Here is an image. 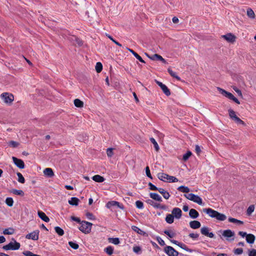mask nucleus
<instances>
[{
  "label": "nucleus",
  "mask_w": 256,
  "mask_h": 256,
  "mask_svg": "<svg viewBox=\"0 0 256 256\" xmlns=\"http://www.w3.org/2000/svg\"><path fill=\"white\" fill-rule=\"evenodd\" d=\"M203 212L208 214L210 217L215 218L220 221H224L226 218V216L225 214H221L211 208H204Z\"/></svg>",
  "instance_id": "f257e3e1"
},
{
  "label": "nucleus",
  "mask_w": 256,
  "mask_h": 256,
  "mask_svg": "<svg viewBox=\"0 0 256 256\" xmlns=\"http://www.w3.org/2000/svg\"><path fill=\"white\" fill-rule=\"evenodd\" d=\"M158 178L163 182H176L178 181V179L173 176H169L168 174L163 173L160 172L158 174Z\"/></svg>",
  "instance_id": "f03ea898"
},
{
  "label": "nucleus",
  "mask_w": 256,
  "mask_h": 256,
  "mask_svg": "<svg viewBox=\"0 0 256 256\" xmlns=\"http://www.w3.org/2000/svg\"><path fill=\"white\" fill-rule=\"evenodd\" d=\"M12 240L14 241V242H10L8 244L4 246L2 249L5 250H18L20 247V243L17 242L14 238H12Z\"/></svg>",
  "instance_id": "7ed1b4c3"
},
{
  "label": "nucleus",
  "mask_w": 256,
  "mask_h": 256,
  "mask_svg": "<svg viewBox=\"0 0 256 256\" xmlns=\"http://www.w3.org/2000/svg\"><path fill=\"white\" fill-rule=\"evenodd\" d=\"M92 224L85 220H82L81 226L78 228L82 232L88 234L91 232Z\"/></svg>",
  "instance_id": "20e7f679"
},
{
  "label": "nucleus",
  "mask_w": 256,
  "mask_h": 256,
  "mask_svg": "<svg viewBox=\"0 0 256 256\" xmlns=\"http://www.w3.org/2000/svg\"><path fill=\"white\" fill-rule=\"evenodd\" d=\"M217 89L219 91V92L225 97L229 98L230 100H233L237 104H240V102L238 100L237 98H236L232 93L228 92L226 90L219 87H218Z\"/></svg>",
  "instance_id": "39448f33"
},
{
  "label": "nucleus",
  "mask_w": 256,
  "mask_h": 256,
  "mask_svg": "<svg viewBox=\"0 0 256 256\" xmlns=\"http://www.w3.org/2000/svg\"><path fill=\"white\" fill-rule=\"evenodd\" d=\"M184 196L188 200L197 203L199 205H203L202 200L200 196L192 193L184 194Z\"/></svg>",
  "instance_id": "423d86ee"
},
{
  "label": "nucleus",
  "mask_w": 256,
  "mask_h": 256,
  "mask_svg": "<svg viewBox=\"0 0 256 256\" xmlns=\"http://www.w3.org/2000/svg\"><path fill=\"white\" fill-rule=\"evenodd\" d=\"M220 232L222 233V236L226 238V240L230 242L233 241L234 239V232L230 230H220Z\"/></svg>",
  "instance_id": "0eeeda50"
},
{
  "label": "nucleus",
  "mask_w": 256,
  "mask_h": 256,
  "mask_svg": "<svg viewBox=\"0 0 256 256\" xmlns=\"http://www.w3.org/2000/svg\"><path fill=\"white\" fill-rule=\"evenodd\" d=\"M164 252L168 256H178L180 253L175 250L172 246H167L164 248Z\"/></svg>",
  "instance_id": "6e6552de"
},
{
  "label": "nucleus",
  "mask_w": 256,
  "mask_h": 256,
  "mask_svg": "<svg viewBox=\"0 0 256 256\" xmlns=\"http://www.w3.org/2000/svg\"><path fill=\"white\" fill-rule=\"evenodd\" d=\"M2 98L4 99V102L11 104L14 100V96L12 94L8 92H4L1 94Z\"/></svg>",
  "instance_id": "1a4fd4ad"
},
{
  "label": "nucleus",
  "mask_w": 256,
  "mask_h": 256,
  "mask_svg": "<svg viewBox=\"0 0 256 256\" xmlns=\"http://www.w3.org/2000/svg\"><path fill=\"white\" fill-rule=\"evenodd\" d=\"M116 206L124 210V208L122 204L115 200H112L108 202L106 204V206L108 208H111L112 206Z\"/></svg>",
  "instance_id": "9d476101"
},
{
  "label": "nucleus",
  "mask_w": 256,
  "mask_h": 256,
  "mask_svg": "<svg viewBox=\"0 0 256 256\" xmlns=\"http://www.w3.org/2000/svg\"><path fill=\"white\" fill-rule=\"evenodd\" d=\"M170 241L172 243L176 244V246H178L179 247H180V248L185 250L186 252H192L194 251L193 250L189 248L185 244L182 242H180L178 241L174 240H170Z\"/></svg>",
  "instance_id": "9b49d317"
},
{
  "label": "nucleus",
  "mask_w": 256,
  "mask_h": 256,
  "mask_svg": "<svg viewBox=\"0 0 256 256\" xmlns=\"http://www.w3.org/2000/svg\"><path fill=\"white\" fill-rule=\"evenodd\" d=\"M12 159L14 164L19 168L23 169L25 167V164L22 160L19 159L15 156H12Z\"/></svg>",
  "instance_id": "f8f14e48"
},
{
  "label": "nucleus",
  "mask_w": 256,
  "mask_h": 256,
  "mask_svg": "<svg viewBox=\"0 0 256 256\" xmlns=\"http://www.w3.org/2000/svg\"><path fill=\"white\" fill-rule=\"evenodd\" d=\"M39 230H34L26 235V238L27 239H32L34 240H38V239Z\"/></svg>",
  "instance_id": "ddd939ff"
},
{
  "label": "nucleus",
  "mask_w": 256,
  "mask_h": 256,
  "mask_svg": "<svg viewBox=\"0 0 256 256\" xmlns=\"http://www.w3.org/2000/svg\"><path fill=\"white\" fill-rule=\"evenodd\" d=\"M227 42L233 43L236 41V36L232 33H228L222 36Z\"/></svg>",
  "instance_id": "4468645a"
},
{
  "label": "nucleus",
  "mask_w": 256,
  "mask_h": 256,
  "mask_svg": "<svg viewBox=\"0 0 256 256\" xmlns=\"http://www.w3.org/2000/svg\"><path fill=\"white\" fill-rule=\"evenodd\" d=\"M172 214L176 219H180L182 216V211L178 208H174L172 211Z\"/></svg>",
  "instance_id": "2eb2a0df"
},
{
  "label": "nucleus",
  "mask_w": 256,
  "mask_h": 256,
  "mask_svg": "<svg viewBox=\"0 0 256 256\" xmlns=\"http://www.w3.org/2000/svg\"><path fill=\"white\" fill-rule=\"evenodd\" d=\"M149 58L152 60H160L164 64H166V60L161 56L157 54L151 56Z\"/></svg>",
  "instance_id": "dca6fc26"
},
{
  "label": "nucleus",
  "mask_w": 256,
  "mask_h": 256,
  "mask_svg": "<svg viewBox=\"0 0 256 256\" xmlns=\"http://www.w3.org/2000/svg\"><path fill=\"white\" fill-rule=\"evenodd\" d=\"M70 40L74 42V44H77L80 46L83 44V41L75 36H72L70 38Z\"/></svg>",
  "instance_id": "f3484780"
},
{
  "label": "nucleus",
  "mask_w": 256,
  "mask_h": 256,
  "mask_svg": "<svg viewBox=\"0 0 256 256\" xmlns=\"http://www.w3.org/2000/svg\"><path fill=\"white\" fill-rule=\"evenodd\" d=\"M38 217L45 222H48L50 221L49 218L46 214L40 210L38 211Z\"/></svg>",
  "instance_id": "a211bd4d"
},
{
  "label": "nucleus",
  "mask_w": 256,
  "mask_h": 256,
  "mask_svg": "<svg viewBox=\"0 0 256 256\" xmlns=\"http://www.w3.org/2000/svg\"><path fill=\"white\" fill-rule=\"evenodd\" d=\"M43 172L44 175L48 178H52L54 175L53 170L51 168H46Z\"/></svg>",
  "instance_id": "6ab92c4d"
},
{
  "label": "nucleus",
  "mask_w": 256,
  "mask_h": 256,
  "mask_svg": "<svg viewBox=\"0 0 256 256\" xmlns=\"http://www.w3.org/2000/svg\"><path fill=\"white\" fill-rule=\"evenodd\" d=\"M132 229L135 232L138 233V234H140L142 236H148V234L145 232L143 231L141 229H140L139 228H138L136 226H132Z\"/></svg>",
  "instance_id": "aec40b11"
},
{
  "label": "nucleus",
  "mask_w": 256,
  "mask_h": 256,
  "mask_svg": "<svg viewBox=\"0 0 256 256\" xmlns=\"http://www.w3.org/2000/svg\"><path fill=\"white\" fill-rule=\"evenodd\" d=\"M190 226L192 228L197 229L200 227L201 224L199 221L192 220L190 222Z\"/></svg>",
  "instance_id": "412c9836"
},
{
  "label": "nucleus",
  "mask_w": 256,
  "mask_h": 256,
  "mask_svg": "<svg viewBox=\"0 0 256 256\" xmlns=\"http://www.w3.org/2000/svg\"><path fill=\"white\" fill-rule=\"evenodd\" d=\"M189 216L193 219L198 218L199 216V213L195 209L192 208L189 212Z\"/></svg>",
  "instance_id": "4be33fe9"
},
{
  "label": "nucleus",
  "mask_w": 256,
  "mask_h": 256,
  "mask_svg": "<svg viewBox=\"0 0 256 256\" xmlns=\"http://www.w3.org/2000/svg\"><path fill=\"white\" fill-rule=\"evenodd\" d=\"M150 196L152 199L161 202L162 201V197L157 193L150 192Z\"/></svg>",
  "instance_id": "5701e85b"
},
{
  "label": "nucleus",
  "mask_w": 256,
  "mask_h": 256,
  "mask_svg": "<svg viewBox=\"0 0 256 256\" xmlns=\"http://www.w3.org/2000/svg\"><path fill=\"white\" fill-rule=\"evenodd\" d=\"M256 239L255 236L251 234H248L246 237V241L248 244H252L254 243Z\"/></svg>",
  "instance_id": "b1692460"
},
{
  "label": "nucleus",
  "mask_w": 256,
  "mask_h": 256,
  "mask_svg": "<svg viewBox=\"0 0 256 256\" xmlns=\"http://www.w3.org/2000/svg\"><path fill=\"white\" fill-rule=\"evenodd\" d=\"M158 192L161 194L162 196L166 200L168 199L170 197V193L168 192L162 188H160V190H158Z\"/></svg>",
  "instance_id": "393cba45"
},
{
  "label": "nucleus",
  "mask_w": 256,
  "mask_h": 256,
  "mask_svg": "<svg viewBox=\"0 0 256 256\" xmlns=\"http://www.w3.org/2000/svg\"><path fill=\"white\" fill-rule=\"evenodd\" d=\"M80 200L76 197H72L70 200H68V204L70 205L77 206Z\"/></svg>",
  "instance_id": "a878e982"
},
{
  "label": "nucleus",
  "mask_w": 256,
  "mask_h": 256,
  "mask_svg": "<svg viewBox=\"0 0 256 256\" xmlns=\"http://www.w3.org/2000/svg\"><path fill=\"white\" fill-rule=\"evenodd\" d=\"M92 179L96 182H102L104 181L105 178L98 174L95 175L92 177Z\"/></svg>",
  "instance_id": "bb28decb"
},
{
  "label": "nucleus",
  "mask_w": 256,
  "mask_h": 256,
  "mask_svg": "<svg viewBox=\"0 0 256 256\" xmlns=\"http://www.w3.org/2000/svg\"><path fill=\"white\" fill-rule=\"evenodd\" d=\"M165 220L167 223L171 224L174 222V216H173L172 214H168L166 216Z\"/></svg>",
  "instance_id": "cd10ccee"
},
{
  "label": "nucleus",
  "mask_w": 256,
  "mask_h": 256,
  "mask_svg": "<svg viewBox=\"0 0 256 256\" xmlns=\"http://www.w3.org/2000/svg\"><path fill=\"white\" fill-rule=\"evenodd\" d=\"M178 190L180 192H184V193H188L190 192V188L186 186H181L178 188Z\"/></svg>",
  "instance_id": "c85d7f7f"
},
{
  "label": "nucleus",
  "mask_w": 256,
  "mask_h": 256,
  "mask_svg": "<svg viewBox=\"0 0 256 256\" xmlns=\"http://www.w3.org/2000/svg\"><path fill=\"white\" fill-rule=\"evenodd\" d=\"M168 72L172 77L176 78L178 80H180L181 79L180 77L177 76L176 73L172 71V70L170 68H168Z\"/></svg>",
  "instance_id": "c756f323"
},
{
  "label": "nucleus",
  "mask_w": 256,
  "mask_h": 256,
  "mask_svg": "<svg viewBox=\"0 0 256 256\" xmlns=\"http://www.w3.org/2000/svg\"><path fill=\"white\" fill-rule=\"evenodd\" d=\"M74 104L77 108H82L84 106V102L81 100L76 98L74 100Z\"/></svg>",
  "instance_id": "7c9ffc66"
},
{
  "label": "nucleus",
  "mask_w": 256,
  "mask_h": 256,
  "mask_svg": "<svg viewBox=\"0 0 256 256\" xmlns=\"http://www.w3.org/2000/svg\"><path fill=\"white\" fill-rule=\"evenodd\" d=\"M10 192L14 194L20 196H23L24 195V193L22 190L12 189Z\"/></svg>",
  "instance_id": "2f4dec72"
},
{
  "label": "nucleus",
  "mask_w": 256,
  "mask_h": 256,
  "mask_svg": "<svg viewBox=\"0 0 256 256\" xmlns=\"http://www.w3.org/2000/svg\"><path fill=\"white\" fill-rule=\"evenodd\" d=\"M104 251L109 256H111L114 252V248L112 246H110L106 248Z\"/></svg>",
  "instance_id": "473e14b6"
},
{
  "label": "nucleus",
  "mask_w": 256,
  "mask_h": 256,
  "mask_svg": "<svg viewBox=\"0 0 256 256\" xmlns=\"http://www.w3.org/2000/svg\"><path fill=\"white\" fill-rule=\"evenodd\" d=\"M161 89L166 96H170V90L166 85L164 84V86L161 88Z\"/></svg>",
  "instance_id": "72a5a7b5"
},
{
  "label": "nucleus",
  "mask_w": 256,
  "mask_h": 256,
  "mask_svg": "<svg viewBox=\"0 0 256 256\" xmlns=\"http://www.w3.org/2000/svg\"><path fill=\"white\" fill-rule=\"evenodd\" d=\"M108 241L110 242H112L114 244H118L120 243V239L118 238H108Z\"/></svg>",
  "instance_id": "f704fd0d"
},
{
  "label": "nucleus",
  "mask_w": 256,
  "mask_h": 256,
  "mask_svg": "<svg viewBox=\"0 0 256 256\" xmlns=\"http://www.w3.org/2000/svg\"><path fill=\"white\" fill-rule=\"evenodd\" d=\"M150 141L154 144L155 150L156 152H158L160 150V148H159L158 144L157 143V142H156L155 139L154 138H150Z\"/></svg>",
  "instance_id": "c9c22d12"
},
{
  "label": "nucleus",
  "mask_w": 256,
  "mask_h": 256,
  "mask_svg": "<svg viewBox=\"0 0 256 256\" xmlns=\"http://www.w3.org/2000/svg\"><path fill=\"white\" fill-rule=\"evenodd\" d=\"M54 230L56 233L60 236H62L64 234V230L60 226H55Z\"/></svg>",
  "instance_id": "e433bc0d"
},
{
  "label": "nucleus",
  "mask_w": 256,
  "mask_h": 256,
  "mask_svg": "<svg viewBox=\"0 0 256 256\" xmlns=\"http://www.w3.org/2000/svg\"><path fill=\"white\" fill-rule=\"evenodd\" d=\"M246 13H247V16L250 18H252V19L255 18V14L254 13V12L253 11V10L252 8H248Z\"/></svg>",
  "instance_id": "4c0bfd02"
},
{
  "label": "nucleus",
  "mask_w": 256,
  "mask_h": 256,
  "mask_svg": "<svg viewBox=\"0 0 256 256\" xmlns=\"http://www.w3.org/2000/svg\"><path fill=\"white\" fill-rule=\"evenodd\" d=\"M14 232V230L12 228H6L3 231V234H12Z\"/></svg>",
  "instance_id": "58836bf2"
},
{
  "label": "nucleus",
  "mask_w": 256,
  "mask_h": 256,
  "mask_svg": "<svg viewBox=\"0 0 256 256\" xmlns=\"http://www.w3.org/2000/svg\"><path fill=\"white\" fill-rule=\"evenodd\" d=\"M16 175L18 177V182L21 184H24L25 182V179L22 174L19 172H18L16 173Z\"/></svg>",
  "instance_id": "ea45409f"
},
{
  "label": "nucleus",
  "mask_w": 256,
  "mask_h": 256,
  "mask_svg": "<svg viewBox=\"0 0 256 256\" xmlns=\"http://www.w3.org/2000/svg\"><path fill=\"white\" fill-rule=\"evenodd\" d=\"M200 232L202 234L207 236L209 232V228L206 226H203L200 229Z\"/></svg>",
  "instance_id": "a19ab883"
},
{
  "label": "nucleus",
  "mask_w": 256,
  "mask_h": 256,
  "mask_svg": "<svg viewBox=\"0 0 256 256\" xmlns=\"http://www.w3.org/2000/svg\"><path fill=\"white\" fill-rule=\"evenodd\" d=\"M192 155V152L190 151H187V152L183 155L182 160L184 162L188 160Z\"/></svg>",
  "instance_id": "79ce46f5"
},
{
  "label": "nucleus",
  "mask_w": 256,
  "mask_h": 256,
  "mask_svg": "<svg viewBox=\"0 0 256 256\" xmlns=\"http://www.w3.org/2000/svg\"><path fill=\"white\" fill-rule=\"evenodd\" d=\"M6 204L10 207H12L14 204V200L12 198L8 197L6 200Z\"/></svg>",
  "instance_id": "37998d69"
},
{
  "label": "nucleus",
  "mask_w": 256,
  "mask_h": 256,
  "mask_svg": "<svg viewBox=\"0 0 256 256\" xmlns=\"http://www.w3.org/2000/svg\"><path fill=\"white\" fill-rule=\"evenodd\" d=\"M164 232L170 238H172L176 236V234L171 230H166L164 231Z\"/></svg>",
  "instance_id": "c03bdc74"
},
{
  "label": "nucleus",
  "mask_w": 256,
  "mask_h": 256,
  "mask_svg": "<svg viewBox=\"0 0 256 256\" xmlns=\"http://www.w3.org/2000/svg\"><path fill=\"white\" fill-rule=\"evenodd\" d=\"M95 68L97 72L100 73L101 72L102 70V63L100 62H96Z\"/></svg>",
  "instance_id": "a18cd8bd"
},
{
  "label": "nucleus",
  "mask_w": 256,
  "mask_h": 256,
  "mask_svg": "<svg viewBox=\"0 0 256 256\" xmlns=\"http://www.w3.org/2000/svg\"><path fill=\"white\" fill-rule=\"evenodd\" d=\"M254 206L252 204L248 206L246 210V214L248 216H250L251 214L254 212Z\"/></svg>",
  "instance_id": "49530a36"
},
{
  "label": "nucleus",
  "mask_w": 256,
  "mask_h": 256,
  "mask_svg": "<svg viewBox=\"0 0 256 256\" xmlns=\"http://www.w3.org/2000/svg\"><path fill=\"white\" fill-rule=\"evenodd\" d=\"M68 245L74 250H78L79 248V245L77 243L72 241L68 242Z\"/></svg>",
  "instance_id": "de8ad7c7"
},
{
  "label": "nucleus",
  "mask_w": 256,
  "mask_h": 256,
  "mask_svg": "<svg viewBox=\"0 0 256 256\" xmlns=\"http://www.w3.org/2000/svg\"><path fill=\"white\" fill-rule=\"evenodd\" d=\"M228 112L230 118L232 120H234V118L237 116L235 112L233 110L230 108L228 110Z\"/></svg>",
  "instance_id": "09e8293b"
},
{
  "label": "nucleus",
  "mask_w": 256,
  "mask_h": 256,
  "mask_svg": "<svg viewBox=\"0 0 256 256\" xmlns=\"http://www.w3.org/2000/svg\"><path fill=\"white\" fill-rule=\"evenodd\" d=\"M148 186H149V189L151 190H160V188L156 187L155 185L153 184L152 182H150L148 184Z\"/></svg>",
  "instance_id": "8fccbe9b"
},
{
  "label": "nucleus",
  "mask_w": 256,
  "mask_h": 256,
  "mask_svg": "<svg viewBox=\"0 0 256 256\" xmlns=\"http://www.w3.org/2000/svg\"><path fill=\"white\" fill-rule=\"evenodd\" d=\"M20 144L18 142L11 140L8 143V146L14 148H16L19 146Z\"/></svg>",
  "instance_id": "3c124183"
},
{
  "label": "nucleus",
  "mask_w": 256,
  "mask_h": 256,
  "mask_svg": "<svg viewBox=\"0 0 256 256\" xmlns=\"http://www.w3.org/2000/svg\"><path fill=\"white\" fill-rule=\"evenodd\" d=\"M106 36L109 38L112 42H114L118 46H122V44H120L119 42L113 38L108 34H106Z\"/></svg>",
  "instance_id": "603ef678"
},
{
  "label": "nucleus",
  "mask_w": 256,
  "mask_h": 256,
  "mask_svg": "<svg viewBox=\"0 0 256 256\" xmlns=\"http://www.w3.org/2000/svg\"><path fill=\"white\" fill-rule=\"evenodd\" d=\"M237 124H242L244 126H245L246 125V124L245 122L242 120H240L238 117V116H236L234 119V120Z\"/></svg>",
  "instance_id": "864d4df0"
},
{
  "label": "nucleus",
  "mask_w": 256,
  "mask_h": 256,
  "mask_svg": "<svg viewBox=\"0 0 256 256\" xmlns=\"http://www.w3.org/2000/svg\"><path fill=\"white\" fill-rule=\"evenodd\" d=\"M136 207L138 209H142L144 208V204L140 200H137L136 202Z\"/></svg>",
  "instance_id": "5fc2aeb1"
},
{
  "label": "nucleus",
  "mask_w": 256,
  "mask_h": 256,
  "mask_svg": "<svg viewBox=\"0 0 256 256\" xmlns=\"http://www.w3.org/2000/svg\"><path fill=\"white\" fill-rule=\"evenodd\" d=\"M113 150L114 148H107L106 154L108 157L111 158L114 155Z\"/></svg>",
  "instance_id": "6e6d98bb"
},
{
  "label": "nucleus",
  "mask_w": 256,
  "mask_h": 256,
  "mask_svg": "<svg viewBox=\"0 0 256 256\" xmlns=\"http://www.w3.org/2000/svg\"><path fill=\"white\" fill-rule=\"evenodd\" d=\"M86 217L90 220H96V217L94 216V214L90 212H87L86 214Z\"/></svg>",
  "instance_id": "4d7b16f0"
},
{
  "label": "nucleus",
  "mask_w": 256,
  "mask_h": 256,
  "mask_svg": "<svg viewBox=\"0 0 256 256\" xmlns=\"http://www.w3.org/2000/svg\"><path fill=\"white\" fill-rule=\"evenodd\" d=\"M146 174L148 178H150V179H152V176L150 174V170L148 166L146 168Z\"/></svg>",
  "instance_id": "13d9d810"
},
{
  "label": "nucleus",
  "mask_w": 256,
  "mask_h": 256,
  "mask_svg": "<svg viewBox=\"0 0 256 256\" xmlns=\"http://www.w3.org/2000/svg\"><path fill=\"white\" fill-rule=\"evenodd\" d=\"M133 251L135 253L138 254L140 253L142 249L139 246H135L133 247Z\"/></svg>",
  "instance_id": "bf43d9fd"
},
{
  "label": "nucleus",
  "mask_w": 256,
  "mask_h": 256,
  "mask_svg": "<svg viewBox=\"0 0 256 256\" xmlns=\"http://www.w3.org/2000/svg\"><path fill=\"white\" fill-rule=\"evenodd\" d=\"M234 254L239 255L241 254L243 252V249L242 248H238L234 250Z\"/></svg>",
  "instance_id": "052dcab7"
},
{
  "label": "nucleus",
  "mask_w": 256,
  "mask_h": 256,
  "mask_svg": "<svg viewBox=\"0 0 256 256\" xmlns=\"http://www.w3.org/2000/svg\"><path fill=\"white\" fill-rule=\"evenodd\" d=\"M156 240L161 246H164L166 244L164 240L160 236L156 237Z\"/></svg>",
  "instance_id": "680f3d73"
},
{
  "label": "nucleus",
  "mask_w": 256,
  "mask_h": 256,
  "mask_svg": "<svg viewBox=\"0 0 256 256\" xmlns=\"http://www.w3.org/2000/svg\"><path fill=\"white\" fill-rule=\"evenodd\" d=\"M188 236L193 240L197 239L199 236L198 234L190 233L188 234Z\"/></svg>",
  "instance_id": "e2e57ef3"
},
{
  "label": "nucleus",
  "mask_w": 256,
  "mask_h": 256,
  "mask_svg": "<svg viewBox=\"0 0 256 256\" xmlns=\"http://www.w3.org/2000/svg\"><path fill=\"white\" fill-rule=\"evenodd\" d=\"M136 59L142 63H146L145 61L136 52L134 56Z\"/></svg>",
  "instance_id": "0e129e2a"
},
{
  "label": "nucleus",
  "mask_w": 256,
  "mask_h": 256,
  "mask_svg": "<svg viewBox=\"0 0 256 256\" xmlns=\"http://www.w3.org/2000/svg\"><path fill=\"white\" fill-rule=\"evenodd\" d=\"M248 256H256V250L253 248L249 250Z\"/></svg>",
  "instance_id": "69168bd1"
},
{
  "label": "nucleus",
  "mask_w": 256,
  "mask_h": 256,
  "mask_svg": "<svg viewBox=\"0 0 256 256\" xmlns=\"http://www.w3.org/2000/svg\"><path fill=\"white\" fill-rule=\"evenodd\" d=\"M233 90L238 94L240 96H242V93L241 90L238 89L236 86H232Z\"/></svg>",
  "instance_id": "338daca9"
},
{
  "label": "nucleus",
  "mask_w": 256,
  "mask_h": 256,
  "mask_svg": "<svg viewBox=\"0 0 256 256\" xmlns=\"http://www.w3.org/2000/svg\"><path fill=\"white\" fill-rule=\"evenodd\" d=\"M71 219L72 220H74V222H76L78 223H79L80 224H81V223H82V221H81L80 219L79 218L76 217V216H72L71 217Z\"/></svg>",
  "instance_id": "774afa93"
}]
</instances>
